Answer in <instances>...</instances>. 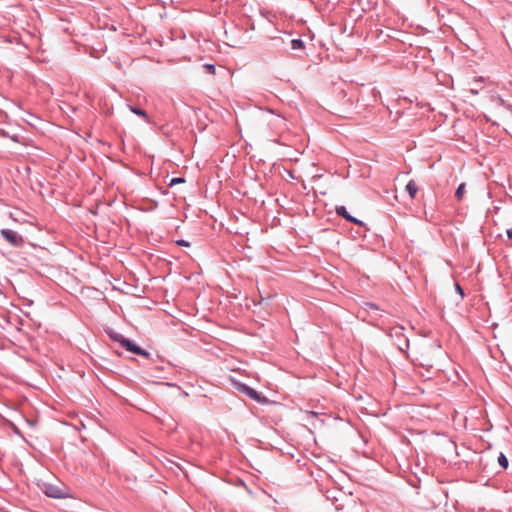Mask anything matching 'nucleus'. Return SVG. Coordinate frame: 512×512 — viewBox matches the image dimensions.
I'll list each match as a JSON object with an SVG mask.
<instances>
[{
    "instance_id": "obj_5",
    "label": "nucleus",
    "mask_w": 512,
    "mask_h": 512,
    "mask_svg": "<svg viewBox=\"0 0 512 512\" xmlns=\"http://www.w3.org/2000/svg\"><path fill=\"white\" fill-rule=\"evenodd\" d=\"M335 211L339 216L343 217L347 221L363 226V222L351 216L345 206H336Z\"/></svg>"
},
{
    "instance_id": "obj_1",
    "label": "nucleus",
    "mask_w": 512,
    "mask_h": 512,
    "mask_svg": "<svg viewBox=\"0 0 512 512\" xmlns=\"http://www.w3.org/2000/svg\"><path fill=\"white\" fill-rule=\"evenodd\" d=\"M120 344L122 347L126 348L128 351L132 352V353H135V354H138V355H141V356H144V357H149V353L145 350H143L142 348H140L139 346H137L136 344H134L132 341L126 339V338H121L119 340Z\"/></svg>"
},
{
    "instance_id": "obj_13",
    "label": "nucleus",
    "mask_w": 512,
    "mask_h": 512,
    "mask_svg": "<svg viewBox=\"0 0 512 512\" xmlns=\"http://www.w3.org/2000/svg\"><path fill=\"white\" fill-rule=\"evenodd\" d=\"M177 244L180 246H189V243L185 240H179L177 241Z\"/></svg>"
},
{
    "instance_id": "obj_8",
    "label": "nucleus",
    "mask_w": 512,
    "mask_h": 512,
    "mask_svg": "<svg viewBox=\"0 0 512 512\" xmlns=\"http://www.w3.org/2000/svg\"><path fill=\"white\" fill-rule=\"evenodd\" d=\"M291 47L294 50H299L304 48V42L301 39H293L291 41Z\"/></svg>"
},
{
    "instance_id": "obj_14",
    "label": "nucleus",
    "mask_w": 512,
    "mask_h": 512,
    "mask_svg": "<svg viewBox=\"0 0 512 512\" xmlns=\"http://www.w3.org/2000/svg\"><path fill=\"white\" fill-rule=\"evenodd\" d=\"M456 289L460 293L461 297L463 298L464 297V293L462 291V288L458 284H456Z\"/></svg>"
},
{
    "instance_id": "obj_2",
    "label": "nucleus",
    "mask_w": 512,
    "mask_h": 512,
    "mask_svg": "<svg viewBox=\"0 0 512 512\" xmlns=\"http://www.w3.org/2000/svg\"><path fill=\"white\" fill-rule=\"evenodd\" d=\"M237 389L257 402H266L265 397H261V395L255 389L245 384H238Z\"/></svg>"
},
{
    "instance_id": "obj_10",
    "label": "nucleus",
    "mask_w": 512,
    "mask_h": 512,
    "mask_svg": "<svg viewBox=\"0 0 512 512\" xmlns=\"http://www.w3.org/2000/svg\"><path fill=\"white\" fill-rule=\"evenodd\" d=\"M498 463L504 469L508 467V460L503 453H500V455L498 456Z\"/></svg>"
},
{
    "instance_id": "obj_12",
    "label": "nucleus",
    "mask_w": 512,
    "mask_h": 512,
    "mask_svg": "<svg viewBox=\"0 0 512 512\" xmlns=\"http://www.w3.org/2000/svg\"><path fill=\"white\" fill-rule=\"evenodd\" d=\"M204 68H205V69H207V71H208L210 74H214V73H215V67H214V65L206 64V65H204Z\"/></svg>"
},
{
    "instance_id": "obj_11",
    "label": "nucleus",
    "mask_w": 512,
    "mask_h": 512,
    "mask_svg": "<svg viewBox=\"0 0 512 512\" xmlns=\"http://www.w3.org/2000/svg\"><path fill=\"white\" fill-rule=\"evenodd\" d=\"M185 180L184 178H172L170 183H169V186H173V185H176V184H181V183H184Z\"/></svg>"
},
{
    "instance_id": "obj_15",
    "label": "nucleus",
    "mask_w": 512,
    "mask_h": 512,
    "mask_svg": "<svg viewBox=\"0 0 512 512\" xmlns=\"http://www.w3.org/2000/svg\"><path fill=\"white\" fill-rule=\"evenodd\" d=\"M507 236L508 238L512 239V228L507 230Z\"/></svg>"
},
{
    "instance_id": "obj_7",
    "label": "nucleus",
    "mask_w": 512,
    "mask_h": 512,
    "mask_svg": "<svg viewBox=\"0 0 512 512\" xmlns=\"http://www.w3.org/2000/svg\"><path fill=\"white\" fill-rule=\"evenodd\" d=\"M465 193H466V185H465V183H461L455 192V197L460 201L463 199Z\"/></svg>"
},
{
    "instance_id": "obj_4",
    "label": "nucleus",
    "mask_w": 512,
    "mask_h": 512,
    "mask_svg": "<svg viewBox=\"0 0 512 512\" xmlns=\"http://www.w3.org/2000/svg\"><path fill=\"white\" fill-rule=\"evenodd\" d=\"M44 493L51 498H65L67 496L64 489L53 485L46 486Z\"/></svg>"
},
{
    "instance_id": "obj_6",
    "label": "nucleus",
    "mask_w": 512,
    "mask_h": 512,
    "mask_svg": "<svg viewBox=\"0 0 512 512\" xmlns=\"http://www.w3.org/2000/svg\"><path fill=\"white\" fill-rule=\"evenodd\" d=\"M406 191L410 195L411 198H415L418 192V185L414 180H410L406 185Z\"/></svg>"
},
{
    "instance_id": "obj_9",
    "label": "nucleus",
    "mask_w": 512,
    "mask_h": 512,
    "mask_svg": "<svg viewBox=\"0 0 512 512\" xmlns=\"http://www.w3.org/2000/svg\"><path fill=\"white\" fill-rule=\"evenodd\" d=\"M130 110L133 113H135L136 115H139V116L143 117L147 121L149 120L148 115H147V113L144 110L139 109V108H135V107H130Z\"/></svg>"
},
{
    "instance_id": "obj_16",
    "label": "nucleus",
    "mask_w": 512,
    "mask_h": 512,
    "mask_svg": "<svg viewBox=\"0 0 512 512\" xmlns=\"http://www.w3.org/2000/svg\"><path fill=\"white\" fill-rule=\"evenodd\" d=\"M163 384H164V385H166V386L175 387V385H174V384H171V383H163Z\"/></svg>"
},
{
    "instance_id": "obj_3",
    "label": "nucleus",
    "mask_w": 512,
    "mask_h": 512,
    "mask_svg": "<svg viewBox=\"0 0 512 512\" xmlns=\"http://www.w3.org/2000/svg\"><path fill=\"white\" fill-rule=\"evenodd\" d=\"M1 235L3 238L14 246H19L23 243V239L15 231L10 229H2Z\"/></svg>"
}]
</instances>
